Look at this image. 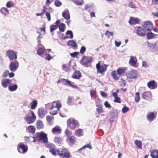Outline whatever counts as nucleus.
<instances>
[{
    "mask_svg": "<svg viewBox=\"0 0 158 158\" xmlns=\"http://www.w3.org/2000/svg\"><path fill=\"white\" fill-rule=\"evenodd\" d=\"M37 141L41 142L43 143H46L48 142L47 135L43 132H37L35 136L33 138V141L34 142Z\"/></svg>",
    "mask_w": 158,
    "mask_h": 158,
    "instance_id": "1",
    "label": "nucleus"
},
{
    "mask_svg": "<svg viewBox=\"0 0 158 158\" xmlns=\"http://www.w3.org/2000/svg\"><path fill=\"white\" fill-rule=\"evenodd\" d=\"M66 123L67 127L72 130H74L76 128L80 126L78 121L72 117L68 119Z\"/></svg>",
    "mask_w": 158,
    "mask_h": 158,
    "instance_id": "2",
    "label": "nucleus"
},
{
    "mask_svg": "<svg viewBox=\"0 0 158 158\" xmlns=\"http://www.w3.org/2000/svg\"><path fill=\"white\" fill-rule=\"evenodd\" d=\"M126 70L125 68L122 69L121 68H118L117 70V73L115 71H113L111 73V76L113 79L115 80H118L119 77L118 76L117 74L118 75H121L124 73Z\"/></svg>",
    "mask_w": 158,
    "mask_h": 158,
    "instance_id": "3",
    "label": "nucleus"
},
{
    "mask_svg": "<svg viewBox=\"0 0 158 158\" xmlns=\"http://www.w3.org/2000/svg\"><path fill=\"white\" fill-rule=\"evenodd\" d=\"M24 118L28 123L30 124L35 122L36 117L34 112L32 110H30L27 116L24 117Z\"/></svg>",
    "mask_w": 158,
    "mask_h": 158,
    "instance_id": "4",
    "label": "nucleus"
},
{
    "mask_svg": "<svg viewBox=\"0 0 158 158\" xmlns=\"http://www.w3.org/2000/svg\"><path fill=\"white\" fill-rule=\"evenodd\" d=\"M108 66V65L106 64H104L102 65H101L100 62H99L96 65L97 73H99L102 75H104L105 72L107 70V68Z\"/></svg>",
    "mask_w": 158,
    "mask_h": 158,
    "instance_id": "5",
    "label": "nucleus"
},
{
    "mask_svg": "<svg viewBox=\"0 0 158 158\" xmlns=\"http://www.w3.org/2000/svg\"><path fill=\"white\" fill-rule=\"evenodd\" d=\"M6 54L10 61L16 60L17 58V53L14 51L9 50L6 52Z\"/></svg>",
    "mask_w": 158,
    "mask_h": 158,
    "instance_id": "6",
    "label": "nucleus"
},
{
    "mask_svg": "<svg viewBox=\"0 0 158 158\" xmlns=\"http://www.w3.org/2000/svg\"><path fill=\"white\" fill-rule=\"evenodd\" d=\"M93 61V58L90 57L84 56L80 61L81 64L86 67L89 66L88 64H90Z\"/></svg>",
    "mask_w": 158,
    "mask_h": 158,
    "instance_id": "7",
    "label": "nucleus"
},
{
    "mask_svg": "<svg viewBox=\"0 0 158 158\" xmlns=\"http://www.w3.org/2000/svg\"><path fill=\"white\" fill-rule=\"evenodd\" d=\"M46 107H52L59 110L61 107L60 102L59 101H54L52 103H49L46 105Z\"/></svg>",
    "mask_w": 158,
    "mask_h": 158,
    "instance_id": "8",
    "label": "nucleus"
},
{
    "mask_svg": "<svg viewBox=\"0 0 158 158\" xmlns=\"http://www.w3.org/2000/svg\"><path fill=\"white\" fill-rule=\"evenodd\" d=\"M127 78L130 79H135L138 76V72L137 70L132 69L126 74Z\"/></svg>",
    "mask_w": 158,
    "mask_h": 158,
    "instance_id": "9",
    "label": "nucleus"
},
{
    "mask_svg": "<svg viewBox=\"0 0 158 158\" xmlns=\"http://www.w3.org/2000/svg\"><path fill=\"white\" fill-rule=\"evenodd\" d=\"M17 149L18 152L21 153H24L27 152L28 147L23 143H20L18 145Z\"/></svg>",
    "mask_w": 158,
    "mask_h": 158,
    "instance_id": "10",
    "label": "nucleus"
},
{
    "mask_svg": "<svg viewBox=\"0 0 158 158\" xmlns=\"http://www.w3.org/2000/svg\"><path fill=\"white\" fill-rule=\"evenodd\" d=\"M19 67V63L17 60L12 61L10 64L9 69L11 71L14 72L17 70Z\"/></svg>",
    "mask_w": 158,
    "mask_h": 158,
    "instance_id": "11",
    "label": "nucleus"
},
{
    "mask_svg": "<svg viewBox=\"0 0 158 158\" xmlns=\"http://www.w3.org/2000/svg\"><path fill=\"white\" fill-rule=\"evenodd\" d=\"M59 156H62L63 158H69L70 154L69 152L66 150L62 149L60 151Z\"/></svg>",
    "mask_w": 158,
    "mask_h": 158,
    "instance_id": "12",
    "label": "nucleus"
},
{
    "mask_svg": "<svg viewBox=\"0 0 158 158\" xmlns=\"http://www.w3.org/2000/svg\"><path fill=\"white\" fill-rule=\"evenodd\" d=\"M143 27L146 30L151 31L153 28V24L150 21L145 22L144 23Z\"/></svg>",
    "mask_w": 158,
    "mask_h": 158,
    "instance_id": "13",
    "label": "nucleus"
},
{
    "mask_svg": "<svg viewBox=\"0 0 158 158\" xmlns=\"http://www.w3.org/2000/svg\"><path fill=\"white\" fill-rule=\"evenodd\" d=\"M142 98L147 100L152 99V94L150 92L146 91L144 92L142 95Z\"/></svg>",
    "mask_w": 158,
    "mask_h": 158,
    "instance_id": "14",
    "label": "nucleus"
},
{
    "mask_svg": "<svg viewBox=\"0 0 158 158\" xmlns=\"http://www.w3.org/2000/svg\"><path fill=\"white\" fill-rule=\"evenodd\" d=\"M147 86L151 89H155L157 87V83L154 80L148 82Z\"/></svg>",
    "mask_w": 158,
    "mask_h": 158,
    "instance_id": "15",
    "label": "nucleus"
},
{
    "mask_svg": "<svg viewBox=\"0 0 158 158\" xmlns=\"http://www.w3.org/2000/svg\"><path fill=\"white\" fill-rule=\"evenodd\" d=\"M11 82L12 80L9 79H3L1 81V85L3 87L6 88Z\"/></svg>",
    "mask_w": 158,
    "mask_h": 158,
    "instance_id": "16",
    "label": "nucleus"
},
{
    "mask_svg": "<svg viewBox=\"0 0 158 158\" xmlns=\"http://www.w3.org/2000/svg\"><path fill=\"white\" fill-rule=\"evenodd\" d=\"M137 34L140 36H144L146 33L142 27H139L137 30Z\"/></svg>",
    "mask_w": 158,
    "mask_h": 158,
    "instance_id": "17",
    "label": "nucleus"
},
{
    "mask_svg": "<svg viewBox=\"0 0 158 158\" xmlns=\"http://www.w3.org/2000/svg\"><path fill=\"white\" fill-rule=\"evenodd\" d=\"M52 132L54 135L59 134L61 133V130L59 126H56L52 129Z\"/></svg>",
    "mask_w": 158,
    "mask_h": 158,
    "instance_id": "18",
    "label": "nucleus"
},
{
    "mask_svg": "<svg viewBox=\"0 0 158 158\" xmlns=\"http://www.w3.org/2000/svg\"><path fill=\"white\" fill-rule=\"evenodd\" d=\"M156 118V115L153 112L148 113L147 114V119L150 122H152Z\"/></svg>",
    "mask_w": 158,
    "mask_h": 158,
    "instance_id": "19",
    "label": "nucleus"
},
{
    "mask_svg": "<svg viewBox=\"0 0 158 158\" xmlns=\"http://www.w3.org/2000/svg\"><path fill=\"white\" fill-rule=\"evenodd\" d=\"M46 114L45 110L44 108H41L38 110V114L40 118H43Z\"/></svg>",
    "mask_w": 158,
    "mask_h": 158,
    "instance_id": "20",
    "label": "nucleus"
},
{
    "mask_svg": "<svg viewBox=\"0 0 158 158\" xmlns=\"http://www.w3.org/2000/svg\"><path fill=\"white\" fill-rule=\"evenodd\" d=\"M129 23L131 25L138 24L139 23V19L138 18L131 17L130 18Z\"/></svg>",
    "mask_w": 158,
    "mask_h": 158,
    "instance_id": "21",
    "label": "nucleus"
},
{
    "mask_svg": "<svg viewBox=\"0 0 158 158\" xmlns=\"http://www.w3.org/2000/svg\"><path fill=\"white\" fill-rule=\"evenodd\" d=\"M81 76V72L79 71H76L73 73L72 77L74 79H79Z\"/></svg>",
    "mask_w": 158,
    "mask_h": 158,
    "instance_id": "22",
    "label": "nucleus"
},
{
    "mask_svg": "<svg viewBox=\"0 0 158 158\" xmlns=\"http://www.w3.org/2000/svg\"><path fill=\"white\" fill-rule=\"evenodd\" d=\"M47 109L50 110L49 113L51 115H54L57 114L58 111L59 110L52 107H47Z\"/></svg>",
    "mask_w": 158,
    "mask_h": 158,
    "instance_id": "23",
    "label": "nucleus"
},
{
    "mask_svg": "<svg viewBox=\"0 0 158 158\" xmlns=\"http://www.w3.org/2000/svg\"><path fill=\"white\" fill-rule=\"evenodd\" d=\"M137 62V60L136 58L131 56L130 57V59L129 61V63L132 66H135L136 65Z\"/></svg>",
    "mask_w": 158,
    "mask_h": 158,
    "instance_id": "24",
    "label": "nucleus"
},
{
    "mask_svg": "<svg viewBox=\"0 0 158 158\" xmlns=\"http://www.w3.org/2000/svg\"><path fill=\"white\" fill-rule=\"evenodd\" d=\"M55 23L56 25H52L50 27V31L51 32H52L54 30L57 29L58 26L60 23V21L59 20H57Z\"/></svg>",
    "mask_w": 158,
    "mask_h": 158,
    "instance_id": "25",
    "label": "nucleus"
},
{
    "mask_svg": "<svg viewBox=\"0 0 158 158\" xmlns=\"http://www.w3.org/2000/svg\"><path fill=\"white\" fill-rule=\"evenodd\" d=\"M62 16L66 20H68L70 18L69 13L67 10L64 11L62 13Z\"/></svg>",
    "mask_w": 158,
    "mask_h": 158,
    "instance_id": "26",
    "label": "nucleus"
},
{
    "mask_svg": "<svg viewBox=\"0 0 158 158\" xmlns=\"http://www.w3.org/2000/svg\"><path fill=\"white\" fill-rule=\"evenodd\" d=\"M36 124L37 129H40L43 128L44 126L42 121L40 120H37L36 121Z\"/></svg>",
    "mask_w": 158,
    "mask_h": 158,
    "instance_id": "27",
    "label": "nucleus"
},
{
    "mask_svg": "<svg viewBox=\"0 0 158 158\" xmlns=\"http://www.w3.org/2000/svg\"><path fill=\"white\" fill-rule=\"evenodd\" d=\"M67 140L69 143L73 144L76 141V138L73 136H70L67 137Z\"/></svg>",
    "mask_w": 158,
    "mask_h": 158,
    "instance_id": "28",
    "label": "nucleus"
},
{
    "mask_svg": "<svg viewBox=\"0 0 158 158\" xmlns=\"http://www.w3.org/2000/svg\"><path fill=\"white\" fill-rule=\"evenodd\" d=\"M75 134L78 136H82L83 135V130L82 129H78L75 131Z\"/></svg>",
    "mask_w": 158,
    "mask_h": 158,
    "instance_id": "29",
    "label": "nucleus"
},
{
    "mask_svg": "<svg viewBox=\"0 0 158 158\" xmlns=\"http://www.w3.org/2000/svg\"><path fill=\"white\" fill-rule=\"evenodd\" d=\"M67 45L73 48H77V45L76 43L73 40H69L67 42Z\"/></svg>",
    "mask_w": 158,
    "mask_h": 158,
    "instance_id": "30",
    "label": "nucleus"
},
{
    "mask_svg": "<svg viewBox=\"0 0 158 158\" xmlns=\"http://www.w3.org/2000/svg\"><path fill=\"white\" fill-rule=\"evenodd\" d=\"M37 104L38 103L36 100H33L30 103L31 109L33 110L35 109L37 107Z\"/></svg>",
    "mask_w": 158,
    "mask_h": 158,
    "instance_id": "31",
    "label": "nucleus"
},
{
    "mask_svg": "<svg viewBox=\"0 0 158 158\" xmlns=\"http://www.w3.org/2000/svg\"><path fill=\"white\" fill-rule=\"evenodd\" d=\"M0 12L3 15L6 16L9 14V10L5 7H2L0 10Z\"/></svg>",
    "mask_w": 158,
    "mask_h": 158,
    "instance_id": "32",
    "label": "nucleus"
},
{
    "mask_svg": "<svg viewBox=\"0 0 158 158\" xmlns=\"http://www.w3.org/2000/svg\"><path fill=\"white\" fill-rule=\"evenodd\" d=\"M134 143L138 148L141 149L142 148V143L141 141L137 139L135 140L134 141Z\"/></svg>",
    "mask_w": 158,
    "mask_h": 158,
    "instance_id": "33",
    "label": "nucleus"
},
{
    "mask_svg": "<svg viewBox=\"0 0 158 158\" xmlns=\"http://www.w3.org/2000/svg\"><path fill=\"white\" fill-rule=\"evenodd\" d=\"M151 156L153 158H158V151L153 150L151 153Z\"/></svg>",
    "mask_w": 158,
    "mask_h": 158,
    "instance_id": "34",
    "label": "nucleus"
},
{
    "mask_svg": "<svg viewBox=\"0 0 158 158\" xmlns=\"http://www.w3.org/2000/svg\"><path fill=\"white\" fill-rule=\"evenodd\" d=\"M60 81L66 85L69 86V85H71V81L62 78L61 79Z\"/></svg>",
    "mask_w": 158,
    "mask_h": 158,
    "instance_id": "35",
    "label": "nucleus"
},
{
    "mask_svg": "<svg viewBox=\"0 0 158 158\" xmlns=\"http://www.w3.org/2000/svg\"><path fill=\"white\" fill-rule=\"evenodd\" d=\"M86 148H89L90 149H91L92 148V146L90 144H86L83 146L82 148L79 149L78 150V152H81L82 150H84Z\"/></svg>",
    "mask_w": 158,
    "mask_h": 158,
    "instance_id": "36",
    "label": "nucleus"
},
{
    "mask_svg": "<svg viewBox=\"0 0 158 158\" xmlns=\"http://www.w3.org/2000/svg\"><path fill=\"white\" fill-rule=\"evenodd\" d=\"M59 30L62 32H64L66 28V26L64 23H61L58 26Z\"/></svg>",
    "mask_w": 158,
    "mask_h": 158,
    "instance_id": "37",
    "label": "nucleus"
},
{
    "mask_svg": "<svg viewBox=\"0 0 158 158\" xmlns=\"http://www.w3.org/2000/svg\"><path fill=\"white\" fill-rule=\"evenodd\" d=\"M18 88V85L16 84H15L13 85H10L8 87V89L10 91H14L17 89Z\"/></svg>",
    "mask_w": 158,
    "mask_h": 158,
    "instance_id": "38",
    "label": "nucleus"
},
{
    "mask_svg": "<svg viewBox=\"0 0 158 158\" xmlns=\"http://www.w3.org/2000/svg\"><path fill=\"white\" fill-rule=\"evenodd\" d=\"M54 142L57 144L60 143L62 141V139L59 137H55L54 139Z\"/></svg>",
    "mask_w": 158,
    "mask_h": 158,
    "instance_id": "39",
    "label": "nucleus"
},
{
    "mask_svg": "<svg viewBox=\"0 0 158 158\" xmlns=\"http://www.w3.org/2000/svg\"><path fill=\"white\" fill-rule=\"evenodd\" d=\"M97 107L98 108L97 109V111L99 114L102 112L103 110L102 107V106L101 105H97Z\"/></svg>",
    "mask_w": 158,
    "mask_h": 158,
    "instance_id": "40",
    "label": "nucleus"
},
{
    "mask_svg": "<svg viewBox=\"0 0 158 158\" xmlns=\"http://www.w3.org/2000/svg\"><path fill=\"white\" fill-rule=\"evenodd\" d=\"M28 129L30 133H32L35 132V128L34 126H30L28 127Z\"/></svg>",
    "mask_w": 158,
    "mask_h": 158,
    "instance_id": "41",
    "label": "nucleus"
},
{
    "mask_svg": "<svg viewBox=\"0 0 158 158\" xmlns=\"http://www.w3.org/2000/svg\"><path fill=\"white\" fill-rule=\"evenodd\" d=\"M135 100L136 102H138L140 99V98L139 96V92H136L135 94Z\"/></svg>",
    "mask_w": 158,
    "mask_h": 158,
    "instance_id": "42",
    "label": "nucleus"
},
{
    "mask_svg": "<svg viewBox=\"0 0 158 158\" xmlns=\"http://www.w3.org/2000/svg\"><path fill=\"white\" fill-rule=\"evenodd\" d=\"M60 150L58 149H56L55 148L53 149V151H51L50 152L53 155L56 156V155H59V153H60Z\"/></svg>",
    "mask_w": 158,
    "mask_h": 158,
    "instance_id": "43",
    "label": "nucleus"
},
{
    "mask_svg": "<svg viewBox=\"0 0 158 158\" xmlns=\"http://www.w3.org/2000/svg\"><path fill=\"white\" fill-rule=\"evenodd\" d=\"M64 133L66 136L68 137L70 136L72 134V132L68 128L66 129L64 131Z\"/></svg>",
    "mask_w": 158,
    "mask_h": 158,
    "instance_id": "44",
    "label": "nucleus"
},
{
    "mask_svg": "<svg viewBox=\"0 0 158 158\" xmlns=\"http://www.w3.org/2000/svg\"><path fill=\"white\" fill-rule=\"evenodd\" d=\"M46 119L48 122L49 123L51 124L52 121H53L54 118L53 117L49 115H47L46 117Z\"/></svg>",
    "mask_w": 158,
    "mask_h": 158,
    "instance_id": "45",
    "label": "nucleus"
},
{
    "mask_svg": "<svg viewBox=\"0 0 158 158\" xmlns=\"http://www.w3.org/2000/svg\"><path fill=\"white\" fill-rule=\"evenodd\" d=\"M37 52L38 55L41 56L44 53V49L39 48L38 49Z\"/></svg>",
    "mask_w": 158,
    "mask_h": 158,
    "instance_id": "46",
    "label": "nucleus"
},
{
    "mask_svg": "<svg viewBox=\"0 0 158 158\" xmlns=\"http://www.w3.org/2000/svg\"><path fill=\"white\" fill-rule=\"evenodd\" d=\"M62 69L66 72H68L69 70V66L65 64H64L62 66Z\"/></svg>",
    "mask_w": 158,
    "mask_h": 158,
    "instance_id": "47",
    "label": "nucleus"
},
{
    "mask_svg": "<svg viewBox=\"0 0 158 158\" xmlns=\"http://www.w3.org/2000/svg\"><path fill=\"white\" fill-rule=\"evenodd\" d=\"M43 9L42 10V12L40 13H37L36 15L37 16H42L45 13L47 10V8L45 6L43 7Z\"/></svg>",
    "mask_w": 158,
    "mask_h": 158,
    "instance_id": "48",
    "label": "nucleus"
},
{
    "mask_svg": "<svg viewBox=\"0 0 158 158\" xmlns=\"http://www.w3.org/2000/svg\"><path fill=\"white\" fill-rule=\"evenodd\" d=\"M121 81L119 82L121 86L122 87H125L126 85V81L123 78H121Z\"/></svg>",
    "mask_w": 158,
    "mask_h": 158,
    "instance_id": "49",
    "label": "nucleus"
},
{
    "mask_svg": "<svg viewBox=\"0 0 158 158\" xmlns=\"http://www.w3.org/2000/svg\"><path fill=\"white\" fill-rule=\"evenodd\" d=\"M47 147L49 148L50 152L56 148L55 146L52 144H48Z\"/></svg>",
    "mask_w": 158,
    "mask_h": 158,
    "instance_id": "50",
    "label": "nucleus"
},
{
    "mask_svg": "<svg viewBox=\"0 0 158 158\" xmlns=\"http://www.w3.org/2000/svg\"><path fill=\"white\" fill-rule=\"evenodd\" d=\"M34 137H31V136H30V137H27L26 136L24 138L25 139V140L27 142H33V138Z\"/></svg>",
    "mask_w": 158,
    "mask_h": 158,
    "instance_id": "51",
    "label": "nucleus"
},
{
    "mask_svg": "<svg viewBox=\"0 0 158 158\" xmlns=\"http://www.w3.org/2000/svg\"><path fill=\"white\" fill-rule=\"evenodd\" d=\"M148 39H150L152 38L154 36V34L152 32L148 33L147 34Z\"/></svg>",
    "mask_w": 158,
    "mask_h": 158,
    "instance_id": "52",
    "label": "nucleus"
},
{
    "mask_svg": "<svg viewBox=\"0 0 158 158\" xmlns=\"http://www.w3.org/2000/svg\"><path fill=\"white\" fill-rule=\"evenodd\" d=\"M14 6V4L12 2H8L6 4V6L8 8H10Z\"/></svg>",
    "mask_w": 158,
    "mask_h": 158,
    "instance_id": "53",
    "label": "nucleus"
},
{
    "mask_svg": "<svg viewBox=\"0 0 158 158\" xmlns=\"http://www.w3.org/2000/svg\"><path fill=\"white\" fill-rule=\"evenodd\" d=\"M54 4L56 7H59L61 5L62 3L60 1L56 0Z\"/></svg>",
    "mask_w": 158,
    "mask_h": 158,
    "instance_id": "54",
    "label": "nucleus"
},
{
    "mask_svg": "<svg viewBox=\"0 0 158 158\" xmlns=\"http://www.w3.org/2000/svg\"><path fill=\"white\" fill-rule=\"evenodd\" d=\"M71 85H69V86H70L71 87H72L74 89H77L78 88V86L75 85V84L74 82H72L71 81Z\"/></svg>",
    "mask_w": 158,
    "mask_h": 158,
    "instance_id": "55",
    "label": "nucleus"
},
{
    "mask_svg": "<svg viewBox=\"0 0 158 158\" xmlns=\"http://www.w3.org/2000/svg\"><path fill=\"white\" fill-rule=\"evenodd\" d=\"M9 73V70H6L3 73L2 77H6L8 76Z\"/></svg>",
    "mask_w": 158,
    "mask_h": 158,
    "instance_id": "56",
    "label": "nucleus"
},
{
    "mask_svg": "<svg viewBox=\"0 0 158 158\" xmlns=\"http://www.w3.org/2000/svg\"><path fill=\"white\" fill-rule=\"evenodd\" d=\"M113 35V33L112 32H110L109 31H106L105 33V35H107L108 38H110V35L112 36Z\"/></svg>",
    "mask_w": 158,
    "mask_h": 158,
    "instance_id": "57",
    "label": "nucleus"
},
{
    "mask_svg": "<svg viewBox=\"0 0 158 158\" xmlns=\"http://www.w3.org/2000/svg\"><path fill=\"white\" fill-rule=\"evenodd\" d=\"M66 35L69 34L70 35V38L72 39L73 37V35L72 31L70 30H68L66 33Z\"/></svg>",
    "mask_w": 158,
    "mask_h": 158,
    "instance_id": "58",
    "label": "nucleus"
},
{
    "mask_svg": "<svg viewBox=\"0 0 158 158\" xmlns=\"http://www.w3.org/2000/svg\"><path fill=\"white\" fill-rule=\"evenodd\" d=\"M79 53L78 52H74L73 53H70V55L71 56L73 57H75L78 56Z\"/></svg>",
    "mask_w": 158,
    "mask_h": 158,
    "instance_id": "59",
    "label": "nucleus"
},
{
    "mask_svg": "<svg viewBox=\"0 0 158 158\" xmlns=\"http://www.w3.org/2000/svg\"><path fill=\"white\" fill-rule=\"evenodd\" d=\"M129 110V108L126 106L124 107L122 110V112L123 113H125L127 112Z\"/></svg>",
    "mask_w": 158,
    "mask_h": 158,
    "instance_id": "60",
    "label": "nucleus"
},
{
    "mask_svg": "<svg viewBox=\"0 0 158 158\" xmlns=\"http://www.w3.org/2000/svg\"><path fill=\"white\" fill-rule=\"evenodd\" d=\"M114 101L115 102L120 103L121 102L120 98L118 97L114 98Z\"/></svg>",
    "mask_w": 158,
    "mask_h": 158,
    "instance_id": "61",
    "label": "nucleus"
},
{
    "mask_svg": "<svg viewBox=\"0 0 158 158\" xmlns=\"http://www.w3.org/2000/svg\"><path fill=\"white\" fill-rule=\"evenodd\" d=\"M86 51V48L84 46H82L80 50V53L81 54H83Z\"/></svg>",
    "mask_w": 158,
    "mask_h": 158,
    "instance_id": "62",
    "label": "nucleus"
},
{
    "mask_svg": "<svg viewBox=\"0 0 158 158\" xmlns=\"http://www.w3.org/2000/svg\"><path fill=\"white\" fill-rule=\"evenodd\" d=\"M52 58V57H51L49 54L47 53L45 54V59L46 60H49Z\"/></svg>",
    "mask_w": 158,
    "mask_h": 158,
    "instance_id": "63",
    "label": "nucleus"
},
{
    "mask_svg": "<svg viewBox=\"0 0 158 158\" xmlns=\"http://www.w3.org/2000/svg\"><path fill=\"white\" fill-rule=\"evenodd\" d=\"M45 14L48 20L50 21L51 20V16L50 13L48 12H46L45 13Z\"/></svg>",
    "mask_w": 158,
    "mask_h": 158,
    "instance_id": "64",
    "label": "nucleus"
}]
</instances>
